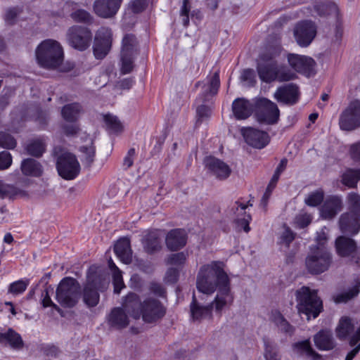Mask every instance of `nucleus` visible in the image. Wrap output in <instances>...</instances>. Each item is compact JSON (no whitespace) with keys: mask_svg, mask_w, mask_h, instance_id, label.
<instances>
[{"mask_svg":"<svg viewBox=\"0 0 360 360\" xmlns=\"http://www.w3.org/2000/svg\"><path fill=\"white\" fill-rule=\"evenodd\" d=\"M26 149L28 154L35 157H40L46 149L45 140L41 138L34 139L27 146Z\"/></svg>","mask_w":360,"mask_h":360,"instance_id":"obj_41","label":"nucleus"},{"mask_svg":"<svg viewBox=\"0 0 360 360\" xmlns=\"http://www.w3.org/2000/svg\"><path fill=\"white\" fill-rule=\"evenodd\" d=\"M112 279L114 285V292L115 293L119 294L121 290L125 288V285L124 283L122 278V274L119 269H116V270L114 271V272L112 273Z\"/></svg>","mask_w":360,"mask_h":360,"instance_id":"obj_52","label":"nucleus"},{"mask_svg":"<svg viewBox=\"0 0 360 360\" xmlns=\"http://www.w3.org/2000/svg\"><path fill=\"white\" fill-rule=\"evenodd\" d=\"M136 156V152L135 148H130L127 151V154L125 155V156L123 158V162H122V165L123 169L127 170L133 165Z\"/></svg>","mask_w":360,"mask_h":360,"instance_id":"obj_55","label":"nucleus"},{"mask_svg":"<svg viewBox=\"0 0 360 360\" xmlns=\"http://www.w3.org/2000/svg\"><path fill=\"white\" fill-rule=\"evenodd\" d=\"M269 320L278 328L280 332L288 335L293 334L294 327L289 323L279 311L272 310L270 314Z\"/></svg>","mask_w":360,"mask_h":360,"instance_id":"obj_31","label":"nucleus"},{"mask_svg":"<svg viewBox=\"0 0 360 360\" xmlns=\"http://www.w3.org/2000/svg\"><path fill=\"white\" fill-rule=\"evenodd\" d=\"M264 358L266 360H280L281 356L278 354L276 346L269 342L264 341Z\"/></svg>","mask_w":360,"mask_h":360,"instance_id":"obj_48","label":"nucleus"},{"mask_svg":"<svg viewBox=\"0 0 360 360\" xmlns=\"http://www.w3.org/2000/svg\"><path fill=\"white\" fill-rule=\"evenodd\" d=\"M255 110L257 119L261 123L274 124L279 120L280 110L277 105L267 98H259L256 101Z\"/></svg>","mask_w":360,"mask_h":360,"instance_id":"obj_9","label":"nucleus"},{"mask_svg":"<svg viewBox=\"0 0 360 360\" xmlns=\"http://www.w3.org/2000/svg\"><path fill=\"white\" fill-rule=\"evenodd\" d=\"M314 342L316 347L322 351L331 350L336 345L332 333L325 330L319 331L314 335Z\"/></svg>","mask_w":360,"mask_h":360,"instance_id":"obj_28","label":"nucleus"},{"mask_svg":"<svg viewBox=\"0 0 360 360\" xmlns=\"http://www.w3.org/2000/svg\"><path fill=\"white\" fill-rule=\"evenodd\" d=\"M342 208V199L335 195L326 198L320 210L321 217L325 219H333Z\"/></svg>","mask_w":360,"mask_h":360,"instance_id":"obj_23","label":"nucleus"},{"mask_svg":"<svg viewBox=\"0 0 360 360\" xmlns=\"http://www.w3.org/2000/svg\"><path fill=\"white\" fill-rule=\"evenodd\" d=\"M339 125L342 130L352 131L360 127V101H352L340 115Z\"/></svg>","mask_w":360,"mask_h":360,"instance_id":"obj_12","label":"nucleus"},{"mask_svg":"<svg viewBox=\"0 0 360 360\" xmlns=\"http://www.w3.org/2000/svg\"><path fill=\"white\" fill-rule=\"evenodd\" d=\"M349 154L352 161L360 165V141L349 146Z\"/></svg>","mask_w":360,"mask_h":360,"instance_id":"obj_54","label":"nucleus"},{"mask_svg":"<svg viewBox=\"0 0 360 360\" xmlns=\"http://www.w3.org/2000/svg\"><path fill=\"white\" fill-rule=\"evenodd\" d=\"M315 10L321 16L327 15H338V8L337 5L333 2H323L314 6Z\"/></svg>","mask_w":360,"mask_h":360,"instance_id":"obj_43","label":"nucleus"},{"mask_svg":"<svg viewBox=\"0 0 360 360\" xmlns=\"http://www.w3.org/2000/svg\"><path fill=\"white\" fill-rule=\"evenodd\" d=\"M255 72L252 69L244 70L240 75L241 80L245 82L249 86H252L255 84Z\"/></svg>","mask_w":360,"mask_h":360,"instance_id":"obj_56","label":"nucleus"},{"mask_svg":"<svg viewBox=\"0 0 360 360\" xmlns=\"http://www.w3.org/2000/svg\"><path fill=\"white\" fill-rule=\"evenodd\" d=\"M20 14V9L18 8H12L8 9L5 15V20L8 23L12 24L15 21L17 16Z\"/></svg>","mask_w":360,"mask_h":360,"instance_id":"obj_64","label":"nucleus"},{"mask_svg":"<svg viewBox=\"0 0 360 360\" xmlns=\"http://www.w3.org/2000/svg\"><path fill=\"white\" fill-rule=\"evenodd\" d=\"M29 284L28 279H20L11 283L8 286V291L15 295H20L25 291Z\"/></svg>","mask_w":360,"mask_h":360,"instance_id":"obj_47","label":"nucleus"},{"mask_svg":"<svg viewBox=\"0 0 360 360\" xmlns=\"http://www.w3.org/2000/svg\"><path fill=\"white\" fill-rule=\"evenodd\" d=\"M187 254L184 252L170 255L166 260L167 264L179 266L183 264L186 260Z\"/></svg>","mask_w":360,"mask_h":360,"instance_id":"obj_51","label":"nucleus"},{"mask_svg":"<svg viewBox=\"0 0 360 360\" xmlns=\"http://www.w3.org/2000/svg\"><path fill=\"white\" fill-rule=\"evenodd\" d=\"M274 97L279 103L285 105H293L299 99L298 88L292 84L283 85L276 89Z\"/></svg>","mask_w":360,"mask_h":360,"instance_id":"obj_22","label":"nucleus"},{"mask_svg":"<svg viewBox=\"0 0 360 360\" xmlns=\"http://www.w3.org/2000/svg\"><path fill=\"white\" fill-rule=\"evenodd\" d=\"M205 167L217 179H226L231 174V169L223 160L215 157L209 156L204 160Z\"/></svg>","mask_w":360,"mask_h":360,"instance_id":"obj_18","label":"nucleus"},{"mask_svg":"<svg viewBox=\"0 0 360 360\" xmlns=\"http://www.w3.org/2000/svg\"><path fill=\"white\" fill-rule=\"evenodd\" d=\"M56 168L59 175L66 180L75 179L80 172V165L76 156L68 152L58 157Z\"/></svg>","mask_w":360,"mask_h":360,"instance_id":"obj_10","label":"nucleus"},{"mask_svg":"<svg viewBox=\"0 0 360 360\" xmlns=\"http://www.w3.org/2000/svg\"><path fill=\"white\" fill-rule=\"evenodd\" d=\"M311 220V216L307 213H301L295 217V223L300 228L307 226Z\"/></svg>","mask_w":360,"mask_h":360,"instance_id":"obj_58","label":"nucleus"},{"mask_svg":"<svg viewBox=\"0 0 360 360\" xmlns=\"http://www.w3.org/2000/svg\"><path fill=\"white\" fill-rule=\"evenodd\" d=\"M71 18L77 22L91 24L93 22V17L91 14L83 9H79L72 13Z\"/></svg>","mask_w":360,"mask_h":360,"instance_id":"obj_49","label":"nucleus"},{"mask_svg":"<svg viewBox=\"0 0 360 360\" xmlns=\"http://www.w3.org/2000/svg\"><path fill=\"white\" fill-rule=\"evenodd\" d=\"M241 134L248 145L258 149L264 148L270 140L266 132L252 127L243 128Z\"/></svg>","mask_w":360,"mask_h":360,"instance_id":"obj_17","label":"nucleus"},{"mask_svg":"<svg viewBox=\"0 0 360 360\" xmlns=\"http://www.w3.org/2000/svg\"><path fill=\"white\" fill-rule=\"evenodd\" d=\"M143 246L148 253H153L160 250L161 241L158 231H150L142 240Z\"/></svg>","mask_w":360,"mask_h":360,"instance_id":"obj_33","label":"nucleus"},{"mask_svg":"<svg viewBox=\"0 0 360 360\" xmlns=\"http://www.w3.org/2000/svg\"><path fill=\"white\" fill-rule=\"evenodd\" d=\"M354 325L352 319L348 316L342 317L335 329L336 335L340 340H345L354 330Z\"/></svg>","mask_w":360,"mask_h":360,"instance_id":"obj_37","label":"nucleus"},{"mask_svg":"<svg viewBox=\"0 0 360 360\" xmlns=\"http://www.w3.org/2000/svg\"><path fill=\"white\" fill-rule=\"evenodd\" d=\"M122 307H115L107 316V322L110 327L122 329L129 325V318L125 313L127 311L125 310L123 305Z\"/></svg>","mask_w":360,"mask_h":360,"instance_id":"obj_26","label":"nucleus"},{"mask_svg":"<svg viewBox=\"0 0 360 360\" xmlns=\"http://www.w3.org/2000/svg\"><path fill=\"white\" fill-rule=\"evenodd\" d=\"M0 344L8 345L13 349H20L23 347V341L20 334L12 328L5 333H0Z\"/></svg>","mask_w":360,"mask_h":360,"instance_id":"obj_32","label":"nucleus"},{"mask_svg":"<svg viewBox=\"0 0 360 360\" xmlns=\"http://www.w3.org/2000/svg\"><path fill=\"white\" fill-rule=\"evenodd\" d=\"M282 51L281 46L269 47L262 53L258 59L257 71L260 79L270 83L276 81L278 63L274 60Z\"/></svg>","mask_w":360,"mask_h":360,"instance_id":"obj_5","label":"nucleus"},{"mask_svg":"<svg viewBox=\"0 0 360 360\" xmlns=\"http://www.w3.org/2000/svg\"><path fill=\"white\" fill-rule=\"evenodd\" d=\"M198 120L197 122H202L204 119L209 117L211 115V110L209 107L202 104L196 110Z\"/></svg>","mask_w":360,"mask_h":360,"instance_id":"obj_59","label":"nucleus"},{"mask_svg":"<svg viewBox=\"0 0 360 360\" xmlns=\"http://www.w3.org/2000/svg\"><path fill=\"white\" fill-rule=\"evenodd\" d=\"M66 39L72 48L83 51L86 50L91 44L92 32L87 27L73 25L68 28Z\"/></svg>","mask_w":360,"mask_h":360,"instance_id":"obj_8","label":"nucleus"},{"mask_svg":"<svg viewBox=\"0 0 360 360\" xmlns=\"http://www.w3.org/2000/svg\"><path fill=\"white\" fill-rule=\"evenodd\" d=\"M136 39L132 34H126L122 42L121 72L123 75L131 72L134 68V59L136 53Z\"/></svg>","mask_w":360,"mask_h":360,"instance_id":"obj_11","label":"nucleus"},{"mask_svg":"<svg viewBox=\"0 0 360 360\" xmlns=\"http://www.w3.org/2000/svg\"><path fill=\"white\" fill-rule=\"evenodd\" d=\"M112 43V32L107 27H100L95 34L93 46L94 54L98 59H102L109 53Z\"/></svg>","mask_w":360,"mask_h":360,"instance_id":"obj_13","label":"nucleus"},{"mask_svg":"<svg viewBox=\"0 0 360 360\" xmlns=\"http://www.w3.org/2000/svg\"><path fill=\"white\" fill-rule=\"evenodd\" d=\"M294 238L295 233L288 227L284 226V230L279 238V243L288 246Z\"/></svg>","mask_w":360,"mask_h":360,"instance_id":"obj_57","label":"nucleus"},{"mask_svg":"<svg viewBox=\"0 0 360 360\" xmlns=\"http://www.w3.org/2000/svg\"><path fill=\"white\" fill-rule=\"evenodd\" d=\"M196 287L200 292L205 295H211L218 289L215 299L210 304L212 308L214 306L217 311H221L233 302L230 280L224 271V263L221 262L214 261L203 265L198 274Z\"/></svg>","mask_w":360,"mask_h":360,"instance_id":"obj_1","label":"nucleus"},{"mask_svg":"<svg viewBox=\"0 0 360 360\" xmlns=\"http://www.w3.org/2000/svg\"><path fill=\"white\" fill-rule=\"evenodd\" d=\"M316 34V27L311 21H302L298 23L294 30V36L299 46H308Z\"/></svg>","mask_w":360,"mask_h":360,"instance_id":"obj_15","label":"nucleus"},{"mask_svg":"<svg viewBox=\"0 0 360 360\" xmlns=\"http://www.w3.org/2000/svg\"><path fill=\"white\" fill-rule=\"evenodd\" d=\"M82 112V105L78 103H72L65 105L61 110L63 118L70 122L77 121Z\"/></svg>","mask_w":360,"mask_h":360,"instance_id":"obj_36","label":"nucleus"},{"mask_svg":"<svg viewBox=\"0 0 360 360\" xmlns=\"http://www.w3.org/2000/svg\"><path fill=\"white\" fill-rule=\"evenodd\" d=\"M80 151L82 153V162L83 165L85 167H90L95 158V148L93 146L92 141H90L88 145L82 146Z\"/></svg>","mask_w":360,"mask_h":360,"instance_id":"obj_42","label":"nucleus"},{"mask_svg":"<svg viewBox=\"0 0 360 360\" xmlns=\"http://www.w3.org/2000/svg\"><path fill=\"white\" fill-rule=\"evenodd\" d=\"M190 11V6L188 0H184L183 5L181 9V15L182 17V22L185 27L189 24L188 13Z\"/></svg>","mask_w":360,"mask_h":360,"instance_id":"obj_61","label":"nucleus"},{"mask_svg":"<svg viewBox=\"0 0 360 360\" xmlns=\"http://www.w3.org/2000/svg\"><path fill=\"white\" fill-rule=\"evenodd\" d=\"M148 0H134L131 4V7L134 13H140L143 11L147 6Z\"/></svg>","mask_w":360,"mask_h":360,"instance_id":"obj_62","label":"nucleus"},{"mask_svg":"<svg viewBox=\"0 0 360 360\" xmlns=\"http://www.w3.org/2000/svg\"><path fill=\"white\" fill-rule=\"evenodd\" d=\"M276 81L283 82L293 79L295 74L285 65H278L276 73Z\"/></svg>","mask_w":360,"mask_h":360,"instance_id":"obj_44","label":"nucleus"},{"mask_svg":"<svg viewBox=\"0 0 360 360\" xmlns=\"http://www.w3.org/2000/svg\"><path fill=\"white\" fill-rule=\"evenodd\" d=\"M287 59L290 66L295 71L310 76L314 73L316 63L309 56L288 53Z\"/></svg>","mask_w":360,"mask_h":360,"instance_id":"obj_16","label":"nucleus"},{"mask_svg":"<svg viewBox=\"0 0 360 360\" xmlns=\"http://www.w3.org/2000/svg\"><path fill=\"white\" fill-rule=\"evenodd\" d=\"M79 285L73 278L65 277L61 280L56 289V300L65 307H74L79 299Z\"/></svg>","mask_w":360,"mask_h":360,"instance_id":"obj_7","label":"nucleus"},{"mask_svg":"<svg viewBox=\"0 0 360 360\" xmlns=\"http://www.w3.org/2000/svg\"><path fill=\"white\" fill-rule=\"evenodd\" d=\"M123 306L131 316L137 319L141 316L146 323L155 322L166 314V308L157 299L148 297L141 302L135 293H129L126 296Z\"/></svg>","mask_w":360,"mask_h":360,"instance_id":"obj_2","label":"nucleus"},{"mask_svg":"<svg viewBox=\"0 0 360 360\" xmlns=\"http://www.w3.org/2000/svg\"><path fill=\"white\" fill-rule=\"evenodd\" d=\"M103 119L108 128L112 131L118 133L122 131L123 126L117 117L107 114L103 116Z\"/></svg>","mask_w":360,"mask_h":360,"instance_id":"obj_46","label":"nucleus"},{"mask_svg":"<svg viewBox=\"0 0 360 360\" xmlns=\"http://www.w3.org/2000/svg\"><path fill=\"white\" fill-rule=\"evenodd\" d=\"M191 316L193 320H201L210 318L212 314V306H202L198 303L195 296L193 294V300L190 305Z\"/></svg>","mask_w":360,"mask_h":360,"instance_id":"obj_34","label":"nucleus"},{"mask_svg":"<svg viewBox=\"0 0 360 360\" xmlns=\"http://www.w3.org/2000/svg\"><path fill=\"white\" fill-rule=\"evenodd\" d=\"M21 170L24 175L34 177H39L43 173L41 165L32 158H27L22 162Z\"/></svg>","mask_w":360,"mask_h":360,"instance_id":"obj_35","label":"nucleus"},{"mask_svg":"<svg viewBox=\"0 0 360 360\" xmlns=\"http://www.w3.org/2000/svg\"><path fill=\"white\" fill-rule=\"evenodd\" d=\"M114 251L123 263L129 264L131 262L132 252L128 238H124L118 240L115 245Z\"/></svg>","mask_w":360,"mask_h":360,"instance_id":"obj_30","label":"nucleus"},{"mask_svg":"<svg viewBox=\"0 0 360 360\" xmlns=\"http://www.w3.org/2000/svg\"><path fill=\"white\" fill-rule=\"evenodd\" d=\"M41 297H42L41 303H42L44 307H53L57 310L60 309L59 307L52 302V300L50 297V295L49 294L48 289H46L45 290L43 291V292L41 294Z\"/></svg>","mask_w":360,"mask_h":360,"instance_id":"obj_63","label":"nucleus"},{"mask_svg":"<svg viewBox=\"0 0 360 360\" xmlns=\"http://www.w3.org/2000/svg\"><path fill=\"white\" fill-rule=\"evenodd\" d=\"M122 2V0H96L94 11L99 17L110 18L117 13Z\"/></svg>","mask_w":360,"mask_h":360,"instance_id":"obj_19","label":"nucleus"},{"mask_svg":"<svg viewBox=\"0 0 360 360\" xmlns=\"http://www.w3.org/2000/svg\"><path fill=\"white\" fill-rule=\"evenodd\" d=\"M347 200L350 210L349 213L355 214L358 216L360 213V195L351 192L347 195Z\"/></svg>","mask_w":360,"mask_h":360,"instance_id":"obj_45","label":"nucleus"},{"mask_svg":"<svg viewBox=\"0 0 360 360\" xmlns=\"http://www.w3.org/2000/svg\"><path fill=\"white\" fill-rule=\"evenodd\" d=\"M335 248L340 257H349L356 251L357 246L353 239L340 236L335 240Z\"/></svg>","mask_w":360,"mask_h":360,"instance_id":"obj_29","label":"nucleus"},{"mask_svg":"<svg viewBox=\"0 0 360 360\" xmlns=\"http://www.w3.org/2000/svg\"><path fill=\"white\" fill-rule=\"evenodd\" d=\"M187 241L185 230L176 229L171 230L166 236L165 243L167 248L172 251L178 250L184 248Z\"/></svg>","mask_w":360,"mask_h":360,"instance_id":"obj_25","label":"nucleus"},{"mask_svg":"<svg viewBox=\"0 0 360 360\" xmlns=\"http://www.w3.org/2000/svg\"><path fill=\"white\" fill-rule=\"evenodd\" d=\"M339 223L343 233L355 235L360 230L359 217L355 214L347 212L342 214Z\"/></svg>","mask_w":360,"mask_h":360,"instance_id":"obj_24","label":"nucleus"},{"mask_svg":"<svg viewBox=\"0 0 360 360\" xmlns=\"http://www.w3.org/2000/svg\"><path fill=\"white\" fill-rule=\"evenodd\" d=\"M297 308L300 314H304L307 319L316 318L323 309L322 301L315 290L303 286L295 292Z\"/></svg>","mask_w":360,"mask_h":360,"instance_id":"obj_4","label":"nucleus"},{"mask_svg":"<svg viewBox=\"0 0 360 360\" xmlns=\"http://www.w3.org/2000/svg\"><path fill=\"white\" fill-rule=\"evenodd\" d=\"M252 205L248 202L241 201H236L231 207V211L234 215V220L236 223L240 226L245 232L250 231L249 223L251 221V216L246 213L245 210Z\"/></svg>","mask_w":360,"mask_h":360,"instance_id":"obj_21","label":"nucleus"},{"mask_svg":"<svg viewBox=\"0 0 360 360\" xmlns=\"http://www.w3.org/2000/svg\"><path fill=\"white\" fill-rule=\"evenodd\" d=\"M294 350L300 354H304L312 360H319L321 355L316 352L311 347L309 340L298 342L293 345Z\"/></svg>","mask_w":360,"mask_h":360,"instance_id":"obj_40","label":"nucleus"},{"mask_svg":"<svg viewBox=\"0 0 360 360\" xmlns=\"http://www.w3.org/2000/svg\"><path fill=\"white\" fill-rule=\"evenodd\" d=\"M324 193L321 190H317L310 193L307 198H305V203L311 207H316L321 204L323 201Z\"/></svg>","mask_w":360,"mask_h":360,"instance_id":"obj_50","label":"nucleus"},{"mask_svg":"<svg viewBox=\"0 0 360 360\" xmlns=\"http://www.w3.org/2000/svg\"><path fill=\"white\" fill-rule=\"evenodd\" d=\"M360 292V280L356 278L351 288L347 291L338 294L333 297L336 303L347 302L358 295Z\"/></svg>","mask_w":360,"mask_h":360,"instance_id":"obj_38","label":"nucleus"},{"mask_svg":"<svg viewBox=\"0 0 360 360\" xmlns=\"http://www.w3.org/2000/svg\"><path fill=\"white\" fill-rule=\"evenodd\" d=\"M12 163V157L10 153L2 151L0 153V169H8Z\"/></svg>","mask_w":360,"mask_h":360,"instance_id":"obj_60","label":"nucleus"},{"mask_svg":"<svg viewBox=\"0 0 360 360\" xmlns=\"http://www.w3.org/2000/svg\"><path fill=\"white\" fill-rule=\"evenodd\" d=\"M254 110V105L248 100L238 98L233 101L232 110L237 120H245L249 117Z\"/></svg>","mask_w":360,"mask_h":360,"instance_id":"obj_27","label":"nucleus"},{"mask_svg":"<svg viewBox=\"0 0 360 360\" xmlns=\"http://www.w3.org/2000/svg\"><path fill=\"white\" fill-rule=\"evenodd\" d=\"M108 283L102 278H94L93 276L89 275L83 291L84 302L89 307L97 305L100 297L98 290L103 291Z\"/></svg>","mask_w":360,"mask_h":360,"instance_id":"obj_14","label":"nucleus"},{"mask_svg":"<svg viewBox=\"0 0 360 360\" xmlns=\"http://www.w3.org/2000/svg\"><path fill=\"white\" fill-rule=\"evenodd\" d=\"M332 262V256L327 248L311 247L310 252L305 259L308 271L313 274H319L328 269Z\"/></svg>","mask_w":360,"mask_h":360,"instance_id":"obj_6","label":"nucleus"},{"mask_svg":"<svg viewBox=\"0 0 360 360\" xmlns=\"http://www.w3.org/2000/svg\"><path fill=\"white\" fill-rule=\"evenodd\" d=\"M38 64L48 69L59 68L63 61V49L56 40L46 39L41 42L35 51Z\"/></svg>","mask_w":360,"mask_h":360,"instance_id":"obj_3","label":"nucleus"},{"mask_svg":"<svg viewBox=\"0 0 360 360\" xmlns=\"http://www.w3.org/2000/svg\"><path fill=\"white\" fill-rule=\"evenodd\" d=\"M207 79V83L198 82L195 84L196 86L202 85V93L197 98V101L199 103H204L209 100L210 97L216 95L220 86L219 74L218 71L215 72L212 75L208 76Z\"/></svg>","mask_w":360,"mask_h":360,"instance_id":"obj_20","label":"nucleus"},{"mask_svg":"<svg viewBox=\"0 0 360 360\" xmlns=\"http://www.w3.org/2000/svg\"><path fill=\"white\" fill-rule=\"evenodd\" d=\"M294 350L300 354H304L312 360H319L321 355L316 352L311 347L309 340L298 342L293 345Z\"/></svg>","mask_w":360,"mask_h":360,"instance_id":"obj_39","label":"nucleus"},{"mask_svg":"<svg viewBox=\"0 0 360 360\" xmlns=\"http://www.w3.org/2000/svg\"><path fill=\"white\" fill-rule=\"evenodd\" d=\"M0 146L3 148L12 149L15 147L16 141L10 134L0 132Z\"/></svg>","mask_w":360,"mask_h":360,"instance_id":"obj_53","label":"nucleus"}]
</instances>
